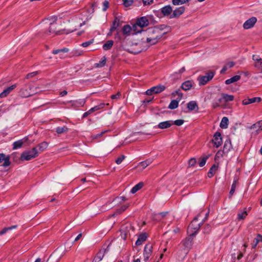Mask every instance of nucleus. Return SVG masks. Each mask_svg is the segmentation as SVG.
Masks as SVG:
<instances>
[{
	"mask_svg": "<svg viewBox=\"0 0 262 262\" xmlns=\"http://www.w3.org/2000/svg\"><path fill=\"white\" fill-rule=\"evenodd\" d=\"M37 74H38V72H37V71L33 72L28 74L26 75L25 78L26 79H30L33 77H34L35 76H36Z\"/></svg>",
	"mask_w": 262,
	"mask_h": 262,
	"instance_id": "bf43d9fd",
	"label": "nucleus"
},
{
	"mask_svg": "<svg viewBox=\"0 0 262 262\" xmlns=\"http://www.w3.org/2000/svg\"><path fill=\"white\" fill-rule=\"evenodd\" d=\"M155 94H159L165 89V86L163 85H159L152 87Z\"/></svg>",
	"mask_w": 262,
	"mask_h": 262,
	"instance_id": "7c9ffc66",
	"label": "nucleus"
},
{
	"mask_svg": "<svg viewBox=\"0 0 262 262\" xmlns=\"http://www.w3.org/2000/svg\"><path fill=\"white\" fill-rule=\"evenodd\" d=\"M251 129H256L257 132L262 130V121L257 122V123L253 124L251 127Z\"/></svg>",
	"mask_w": 262,
	"mask_h": 262,
	"instance_id": "bb28decb",
	"label": "nucleus"
},
{
	"mask_svg": "<svg viewBox=\"0 0 262 262\" xmlns=\"http://www.w3.org/2000/svg\"><path fill=\"white\" fill-rule=\"evenodd\" d=\"M128 207V205H124L122 206L120 208L116 210V213L112 215V216H115L116 214L122 213Z\"/></svg>",
	"mask_w": 262,
	"mask_h": 262,
	"instance_id": "c9c22d12",
	"label": "nucleus"
},
{
	"mask_svg": "<svg viewBox=\"0 0 262 262\" xmlns=\"http://www.w3.org/2000/svg\"><path fill=\"white\" fill-rule=\"evenodd\" d=\"M134 2V0H124L123 5L125 7H127L130 6Z\"/></svg>",
	"mask_w": 262,
	"mask_h": 262,
	"instance_id": "4d7b16f0",
	"label": "nucleus"
},
{
	"mask_svg": "<svg viewBox=\"0 0 262 262\" xmlns=\"http://www.w3.org/2000/svg\"><path fill=\"white\" fill-rule=\"evenodd\" d=\"M221 96H222L223 100H224V101L226 102H229V101H232L234 99V96L231 95H228V94H227L225 93H222Z\"/></svg>",
	"mask_w": 262,
	"mask_h": 262,
	"instance_id": "473e14b6",
	"label": "nucleus"
},
{
	"mask_svg": "<svg viewBox=\"0 0 262 262\" xmlns=\"http://www.w3.org/2000/svg\"><path fill=\"white\" fill-rule=\"evenodd\" d=\"M241 79V76L239 75H235L230 79H228L225 81V83L226 84H230L232 83L237 81Z\"/></svg>",
	"mask_w": 262,
	"mask_h": 262,
	"instance_id": "c756f323",
	"label": "nucleus"
},
{
	"mask_svg": "<svg viewBox=\"0 0 262 262\" xmlns=\"http://www.w3.org/2000/svg\"><path fill=\"white\" fill-rule=\"evenodd\" d=\"M247 215L248 214L246 211V208H245V210L244 211L238 213L237 219L238 220H244Z\"/></svg>",
	"mask_w": 262,
	"mask_h": 262,
	"instance_id": "c03bdc74",
	"label": "nucleus"
},
{
	"mask_svg": "<svg viewBox=\"0 0 262 262\" xmlns=\"http://www.w3.org/2000/svg\"><path fill=\"white\" fill-rule=\"evenodd\" d=\"M261 101L260 97H254L252 98L245 99L242 101V104L244 105H248L254 102H260Z\"/></svg>",
	"mask_w": 262,
	"mask_h": 262,
	"instance_id": "dca6fc26",
	"label": "nucleus"
},
{
	"mask_svg": "<svg viewBox=\"0 0 262 262\" xmlns=\"http://www.w3.org/2000/svg\"><path fill=\"white\" fill-rule=\"evenodd\" d=\"M184 122V120L183 119H178L174 121H173V124L177 125V126H181L182 125Z\"/></svg>",
	"mask_w": 262,
	"mask_h": 262,
	"instance_id": "13d9d810",
	"label": "nucleus"
},
{
	"mask_svg": "<svg viewBox=\"0 0 262 262\" xmlns=\"http://www.w3.org/2000/svg\"><path fill=\"white\" fill-rule=\"evenodd\" d=\"M125 156L121 155L116 160L115 162L117 164H120L122 162V161L125 159Z\"/></svg>",
	"mask_w": 262,
	"mask_h": 262,
	"instance_id": "052dcab7",
	"label": "nucleus"
},
{
	"mask_svg": "<svg viewBox=\"0 0 262 262\" xmlns=\"http://www.w3.org/2000/svg\"><path fill=\"white\" fill-rule=\"evenodd\" d=\"M235 65V62L233 61H229L226 63L225 66L228 69L233 67Z\"/></svg>",
	"mask_w": 262,
	"mask_h": 262,
	"instance_id": "338daca9",
	"label": "nucleus"
},
{
	"mask_svg": "<svg viewBox=\"0 0 262 262\" xmlns=\"http://www.w3.org/2000/svg\"><path fill=\"white\" fill-rule=\"evenodd\" d=\"M148 24V20L146 17H141L137 20L136 24L133 25V28L136 29V27H139L140 29H142V28L147 26Z\"/></svg>",
	"mask_w": 262,
	"mask_h": 262,
	"instance_id": "423d86ee",
	"label": "nucleus"
},
{
	"mask_svg": "<svg viewBox=\"0 0 262 262\" xmlns=\"http://www.w3.org/2000/svg\"><path fill=\"white\" fill-rule=\"evenodd\" d=\"M16 87V84L12 85L11 86L7 88L4 90L1 94L0 97L4 98L6 97L12 90H13Z\"/></svg>",
	"mask_w": 262,
	"mask_h": 262,
	"instance_id": "4be33fe9",
	"label": "nucleus"
},
{
	"mask_svg": "<svg viewBox=\"0 0 262 262\" xmlns=\"http://www.w3.org/2000/svg\"><path fill=\"white\" fill-rule=\"evenodd\" d=\"M93 42H94V39H92L88 41L83 42L81 46L84 48H86V47L90 46L91 45H92Z\"/></svg>",
	"mask_w": 262,
	"mask_h": 262,
	"instance_id": "6e6d98bb",
	"label": "nucleus"
},
{
	"mask_svg": "<svg viewBox=\"0 0 262 262\" xmlns=\"http://www.w3.org/2000/svg\"><path fill=\"white\" fill-rule=\"evenodd\" d=\"M189 0H172V3L174 5H182L187 3Z\"/></svg>",
	"mask_w": 262,
	"mask_h": 262,
	"instance_id": "49530a36",
	"label": "nucleus"
},
{
	"mask_svg": "<svg viewBox=\"0 0 262 262\" xmlns=\"http://www.w3.org/2000/svg\"><path fill=\"white\" fill-rule=\"evenodd\" d=\"M114 41L112 40H108L103 45V50L106 51L110 50L113 46Z\"/></svg>",
	"mask_w": 262,
	"mask_h": 262,
	"instance_id": "e433bc0d",
	"label": "nucleus"
},
{
	"mask_svg": "<svg viewBox=\"0 0 262 262\" xmlns=\"http://www.w3.org/2000/svg\"><path fill=\"white\" fill-rule=\"evenodd\" d=\"M193 239L191 237H187L184 239L179 245V247L184 248L190 250L192 246Z\"/></svg>",
	"mask_w": 262,
	"mask_h": 262,
	"instance_id": "0eeeda50",
	"label": "nucleus"
},
{
	"mask_svg": "<svg viewBox=\"0 0 262 262\" xmlns=\"http://www.w3.org/2000/svg\"><path fill=\"white\" fill-rule=\"evenodd\" d=\"M187 108L190 111H194L195 110L198 111L199 110L198 104L196 102L194 101H191L189 102H188L187 104Z\"/></svg>",
	"mask_w": 262,
	"mask_h": 262,
	"instance_id": "b1692460",
	"label": "nucleus"
},
{
	"mask_svg": "<svg viewBox=\"0 0 262 262\" xmlns=\"http://www.w3.org/2000/svg\"><path fill=\"white\" fill-rule=\"evenodd\" d=\"M173 124V121H166L160 122L158 125V127L160 129H166L170 127Z\"/></svg>",
	"mask_w": 262,
	"mask_h": 262,
	"instance_id": "412c9836",
	"label": "nucleus"
},
{
	"mask_svg": "<svg viewBox=\"0 0 262 262\" xmlns=\"http://www.w3.org/2000/svg\"><path fill=\"white\" fill-rule=\"evenodd\" d=\"M180 100L178 99L172 100L169 104L168 108L170 110H174L178 107L179 102Z\"/></svg>",
	"mask_w": 262,
	"mask_h": 262,
	"instance_id": "393cba45",
	"label": "nucleus"
},
{
	"mask_svg": "<svg viewBox=\"0 0 262 262\" xmlns=\"http://www.w3.org/2000/svg\"><path fill=\"white\" fill-rule=\"evenodd\" d=\"M172 95L174 97L178 96V98H177V99L180 100L182 99V98L183 97V94L181 93V92L180 90H177L175 92H173L172 93Z\"/></svg>",
	"mask_w": 262,
	"mask_h": 262,
	"instance_id": "de8ad7c7",
	"label": "nucleus"
},
{
	"mask_svg": "<svg viewBox=\"0 0 262 262\" xmlns=\"http://www.w3.org/2000/svg\"><path fill=\"white\" fill-rule=\"evenodd\" d=\"M189 251L187 250L186 249L179 247V249L177 254L178 259L179 260H183L186 256Z\"/></svg>",
	"mask_w": 262,
	"mask_h": 262,
	"instance_id": "4468645a",
	"label": "nucleus"
},
{
	"mask_svg": "<svg viewBox=\"0 0 262 262\" xmlns=\"http://www.w3.org/2000/svg\"><path fill=\"white\" fill-rule=\"evenodd\" d=\"M39 88L38 86H36V87H34L32 84H30L29 85V92H32L33 90H35V91H36L38 92V91H37V90L39 89Z\"/></svg>",
	"mask_w": 262,
	"mask_h": 262,
	"instance_id": "0e129e2a",
	"label": "nucleus"
},
{
	"mask_svg": "<svg viewBox=\"0 0 262 262\" xmlns=\"http://www.w3.org/2000/svg\"><path fill=\"white\" fill-rule=\"evenodd\" d=\"M38 155V151H37L36 147H33L31 150L23 152L20 156V159L23 161H29L37 157Z\"/></svg>",
	"mask_w": 262,
	"mask_h": 262,
	"instance_id": "20e7f679",
	"label": "nucleus"
},
{
	"mask_svg": "<svg viewBox=\"0 0 262 262\" xmlns=\"http://www.w3.org/2000/svg\"><path fill=\"white\" fill-rule=\"evenodd\" d=\"M185 8L184 6H181L176 8L173 13L170 15V18H173L179 17L182 15L185 11Z\"/></svg>",
	"mask_w": 262,
	"mask_h": 262,
	"instance_id": "f8f14e48",
	"label": "nucleus"
},
{
	"mask_svg": "<svg viewBox=\"0 0 262 262\" xmlns=\"http://www.w3.org/2000/svg\"><path fill=\"white\" fill-rule=\"evenodd\" d=\"M212 142L213 143L214 146L217 148L219 147L222 143L221 134L219 132H216L213 136Z\"/></svg>",
	"mask_w": 262,
	"mask_h": 262,
	"instance_id": "1a4fd4ad",
	"label": "nucleus"
},
{
	"mask_svg": "<svg viewBox=\"0 0 262 262\" xmlns=\"http://www.w3.org/2000/svg\"><path fill=\"white\" fill-rule=\"evenodd\" d=\"M103 256L104 252L100 251L97 254L96 256L95 257V258L96 259V260H97L99 262L102 259Z\"/></svg>",
	"mask_w": 262,
	"mask_h": 262,
	"instance_id": "8fccbe9b",
	"label": "nucleus"
},
{
	"mask_svg": "<svg viewBox=\"0 0 262 262\" xmlns=\"http://www.w3.org/2000/svg\"><path fill=\"white\" fill-rule=\"evenodd\" d=\"M200 216V214H199L196 216H195L188 227L187 232L189 234L190 236H195L200 230L201 226L203 224L201 222L199 223H197L198 218Z\"/></svg>",
	"mask_w": 262,
	"mask_h": 262,
	"instance_id": "f03ea898",
	"label": "nucleus"
},
{
	"mask_svg": "<svg viewBox=\"0 0 262 262\" xmlns=\"http://www.w3.org/2000/svg\"><path fill=\"white\" fill-rule=\"evenodd\" d=\"M16 225L12 226L11 227H6L3 229L1 231H0V235H2L6 233L7 232H8L9 230H11L13 229H16L17 228Z\"/></svg>",
	"mask_w": 262,
	"mask_h": 262,
	"instance_id": "37998d69",
	"label": "nucleus"
},
{
	"mask_svg": "<svg viewBox=\"0 0 262 262\" xmlns=\"http://www.w3.org/2000/svg\"><path fill=\"white\" fill-rule=\"evenodd\" d=\"M229 120L227 117H224L220 123V126L222 128L226 129L228 127Z\"/></svg>",
	"mask_w": 262,
	"mask_h": 262,
	"instance_id": "a878e982",
	"label": "nucleus"
},
{
	"mask_svg": "<svg viewBox=\"0 0 262 262\" xmlns=\"http://www.w3.org/2000/svg\"><path fill=\"white\" fill-rule=\"evenodd\" d=\"M23 143L24 142L21 140L14 142L13 144V149H16L18 148H20Z\"/></svg>",
	"mask_w": 262,
	"mask_h": 262,
	"instance_id": "79ce46f5",
	"label": "nucleus"
},
{
	"mask_svg": "<svg viewBox=\"0 0 262 262\" xmlns=\"http://www.w3.org/2000/svg\"><path fill=\"white\" fill-rule=\"evenodd\" d=\"M103 11H106L107 10V9L108 8V6H109V3H108V2L107 1H105L103 3Z\"/></svg>",
	"mask_w": 262,
	"mask_h": 262,
	"instance_id": "69168bd1",
	"label": "nucleus"
},
{
	"mask_svg": "<svg viewBox=\"0 0 262 262\" xmlns=\"http://www.w3.org/2000/svg\"><path fill=\"white\" fill-rule=\"evenodd\" d=\"M237 184V179H234L233 182V183L232 184L231 190L229 192V198H231V196L234 194V193L235 191V188H236Z\"/></svg>",
	"mask_w": 262,
	"mask_h": 262,
	"instance_id": "f704fd0d",
	"label": "nucleus"
},
{
	"mask_svg": "<svg viewBox=\"0 0 262 262\" xmlns=\"http://www.w3.org/2000/svg\"><path fill=\"white\" fill-rule=\"evenodd\" d=\"M215 75V72L212 71H209L206 73L205 75L200 76L198 78L199 83L200 85H205L208 82L210 81Z\"/></svg>",
	"mask_w": 262,
	"mask_h": 262,
	"instance_id": "39448f33",
	"label": "nucleus"
},
{
	"mask_svg": "<svg viewBox=\"0 0 262 262\" xmlns=\"http://www.w3.org/2000/svg\"><path fill=\"white\" fill-rule=\"evenodd\" d=\"M143 185L144 184L143 182H140L138 183L133 187V188L130 190V192L133 194L135 193L136 192H137L138 190L141 189L143 187Z\"/></svg>",
	"mask_w": 262,
	"mask_h": 262,
	"instance_id": "c85d7f7f",
	"label": "nucleus"
},
{
	"mask_svg": "<svg viewBox=\"0 0 262 262\" xmlns=\"http://www.w3.org/2000/svg\"><path fill=\"white\" fill-rule=\"evenodd\" d=\"M211 231V227L209 224L206 225L204 228L203 232L204 234H208Z\"/></svg>",
	"mask_w": 262,
	"mask_h": 262,
	"instance_id": "09e8293b",
	"label": "nucleus"
},
{
	"mask_svg": "<svg viewBox=\"0 0 262 262\" xmlns=\"http://www.w3.org/2000/svg\"><path fill=\"white\" fill-rule=\"evenodd\" d=\"M151 163V161L150 160H147L144 161H142L139 163L138 166L141 167L143 169L146 168L147 166L150 165Z\"/></svg>",
	"mask_w": 262,
	"mask_h": 262,
	"instance_id": "ea45409f",
	"label": "nucleus"
},
{
	"mask_svg": "<svg viewBox=\"0 0 262 262\" xmlns=\"http://www.w3.org/2000/svg\"><path fill=\"white\" fill-rule=\"evenodd\" d=\"M4 161L3 166L4 167H7L10 165V157L7 156L6 157L4 154H0V163Z\"/></svg>",
	"mask_w": 262,
	"mask_h": 262,
	"instance_id": "6ab92c4d",
	"label": "nucleus"
},
{
	"mask_svg": "<svg viewBox=\"0 0 262 262\" xmlns=\"http://www.w3.org/2000/svg\"><path fill=\"white\" fill-rule=\"evenodd\" d=\"M148 235L146 232L140 234L136 242V245L140 246L144 242H145L147 238Z\"/></svg>",
	"mask_w": 262,
	"mask_h": 262,
	"instance_id": "f3484780",
	"label": "nucleus"
},
{
	"mask_svg": "<svg viewBox=\"0 0 262 262\" xmlns=\"http://www.w3.org/2000/svg\"><path fill=\"white\" fill-rule=\"evenodd\" d=\"M70 102L72 103L71 106L72 107L76 108L80 106H83L85 103V101L84 99H82L74 101H70Z\"/></svg>",
	"mask_w": 262,
	"mask_h": 262,
	"instance_id": "5701e85b",
	"label": "nucleus"
},
{
	"mask_svg": "<svg viewBox=\"0 0 262 262\" xmlns=\"http://www.w3.org/2000/svg\"><path fill=\"white\" fill-rule=\"evenodd\" d=\"M122 30L123 34L124 35H126L128 36L129 35L130 32L132 31V28L129 25H126L123 26Z\"/></svg>",
	"mask_w": 262,
	"mask_h": 262,
	"instance_id": "72a5a7b5",
	"label": "nucleus"
},
{
	"mask_svg": "<svg viewBox=\"0 0 262 262\" xmlns=\"http://www.w3.org/2000/svg\"><path fill=\"white\" fill-rule=\"evenodd\" d=\"M218 166L216 165L215 164H213L212 167L210 168L208 172V177L209 178H212L214 174H215V172L217 170Z\"/></svg>",
	"mask_w": 262,
	"mask_h": 262,
	"instance_id": "cd10ccee",
	"label": "nucleus"
},
{
	"mask_svg": "<svg viewBox=\"0 0 262 262\" xmlns=\"http://www.w3.org/2000/svg\"><path fill=\"white\" fill-rule=\"evenodd\" d=\"M172 12V9L170 5L165 6L161 9V12L164 16L170 15Z\"/></svg>",
	"mask_w": 262,
	"mask_h": 262,
	"instance_id": "a211bd4d",
	"label": "nucleus"
},
{
	"mask_svg": "<svg viewBox=\"0 0 262 262\" xmlns=\"http://www.w3.org/2000/svg\"><path fill=\"white\" fill-rule=\"evenodd\" d=\"M196 163V159L195 158H191L188 161V166L189 167H193Z\"/></svg>",
	"mask_w": 262,
	"mask_h": 262,
	"instance_id": "5fc2aeb1",
	"label": "nucleus"
},
{
	"mask_svg": "<svg viewBox=\"0 0 262 262\" xmlns=\"http://www.w3.org/2000/svg\"><path fill=\"white\" fill-rule=\"evenodd\" d=\"M106 130H104L101 132L100 133L98 134L97 135H93L91 136V138L92 139H96L100 138L105 133H106Z\"/></svg>",
	"mask_w": 262,
	"mask_h": 262,
	"instance_id": "603ef678",
	"label": "nucleus"
},
{
	"mask_svg": "<svg viewBox=\"0 0 262 262\" xmlns=\"http://www.w3.org/2000/svg\"><path fill=\"white\" fill-rule=\"evenodd\" d=\"M119 26V19L117 17H115L113 22L112 26L110 28V32L114 31Z\"/></svg>",
	"mask_w": 262,
	"mask_h": 262,
	"instance_id": "2f4dec72",
	"label": "nucleus"
},
{
	"mask_svg": "<svg viewBox=\"0 0 262 262\" xmlns=\"http://www.w3.org/2000/svg\"><path fill=\"white\" fill-rule=\"evenodd\" d=\"M152 246L150 244H146L144 249V260L147 261L152 253Z\"/></svg>",
	"mask_w": 262,
	"mask_h": 262,
	"instance_id": "6e6552de",
	"label": "nucleus"
},
{
	"mask_svg": "<svg viewBox=\"0 0 262 262\" xmlns=\"http://www.w3.org/2000/svg\"><path fill=\"white\" fill-rule=\"evenodd\" d=\"M69 51V49L66 48H64L61 49L54 50L52 51L53 54H57L60 53H67Z\"/></svg>",
	"mask_w": 262,
	"mask_h": 262,
	"instance_id": "a18cd8bd",
	"label": "nucleus"
},
{
	"mask_svg": "<svg viewBox=\"0 0 262 262\" xmlns=\"http://www.w3.org/2000/svg\"><path fill=\"white\" fill-rule=\"evenodd\" d=\"M232 146L231 144V142L230 139L226 140L225 141L223 149L222 150V152L224 155L227 156L230 150L232 149Z\"/></svg>",
	"mask_w": 262,
	"mask_h": 262,
	"instance_id": "2eb2a0df",
	"label": "nucleus"
},
{
	"mask_svg": "<svg viewBox=\"0 0 262 262\" xmlns=\"http://www.w3.org/2000/svg\"><path fill=\"white\" fill-rule=\"evenodd\" d=\"M56 251H55L53 254H52L49 258H48V261H52V260H53V259L54 258H55V257H56Z\"/></svg>",
	"mask_w": 262,
	"mask_h": 262,
	"instance_id": "774afa93",
	"label": "nucleus"
},
{
	"mask_svg": "<svg viewBox=\"0 0 262 262\" xmlns=\"http://www.w3.org/2000/svg\"><path fill=\"white\" fill-rule=\"evenodd\" d=\"M106 62V58L105 56H103L99 61V63H97L95 64L96 67H103L105 66Z\"/></svg>",
	"mask_w": 262,
	"mask_h": 262,
	"instance_id": "a19ab883",
	"label": "nucleus"
},
{
	"mask_svg": "<svg viewBox=\"0 0 262 262\" xmlns=\"http://www.w3.org/2000/svg\"><path fill=\"white\" fill-rule=\"evenodd\" d=\"M50 26L49 27L48 30L46 31L45 33L47 35L51 34H60V31H56V24L55 23H50Z\"/></svg>",
	"mask_w": 262,
	"mask_h": 262,
	"instance_id": "9d476101",
	"label": "nucleus"
},
{
	"mask_svg": "<svg viewBox=\"0 0 262 262\" xmlns=\"http://www.w3.org/2000/svg\"><path fill=\"white\" fill-rule=\"evenodd\" d=\"M20 95L24 98H27L30 96H33L38 93V92L35 90H33L32 92H29L26 88H22L20 90Z\"/></svg>",
	"mask_w": 262,
	"mask_h": 262,
	"instance_id": "ddd939ff",
	"label": "nucleus"
},
{
	"mask_svg": "<svg viewBox=\"0 0 262 262\" xmlns=\"http://www.w3.org/2000/svg\"><path fill=\"white\" fill-rule=\"evenodd\" d=\"M147 33L148 36L147 37L146 41L153 45L157 43L166 32H162L159 28L154 27L149 28Z\"/></svg>",
	"mask_w": 262,
	"mask_h": 262,
	"instance_id": "f257e3e1",
	"label": "nucleus"
},
{
	"mask_svg": "<svg viewBox=\"0 0 262 262\" xmlns=\"http://www.w3.org/2000/svg\"><path fill=\"white\" fill-rule=\"evenodd\" d=\"M209 156H210L209 155L206 156L202 159L201 161L199 163V165L200 167H203L205 165V164L206 162V161L208 159Z\"/></svg>",
	"mask_w": 262,
	"mask_h": 262,
	"instance_id": "3c124183",
	"label": "nucleus"
},
{
	"mask_svg": "<svg viewBox=\"0 0 262 262\" xmlns=\"http://www.w3.org/2000/svg\"><path fill=\"white\" fill-rule=\"evenodd\" d=\"M194 84L192 80H187L184 82L181 85V88L184 91H188L191 89Z\"/></svg>",
	"mask_w": 262,
	"mask_h": 262,
	"instance_id": "aec40b11",
	"label": "nucleus"
},
{
	"mask_svg": "<svg viewBox=\"0 0 262 262\" xmlns=\"http://www.w3.org/2000/svg\"><path fill=\"white\" fill-rule=\"evenodd\" d=\"M252 59L254 61V62H257L260 61L262 59L258 55H253L252 56Z\"/></svg>",
	"mask_w": 262,
	"mask_h": 262,
	"instance_id": "680f3d73",
	"label": "nucleus"
},
{
	"mask_svg": "<svg viewBox=\"0 0 262 262\" xmlns=\"http://www.w3.org/2000/svg\"><path fill=\"white\" fill-rule=\"evenodd\" d=\"M48 146V143L46 142H43L40 144H38L36 147L38 148L39 152H42L44 150H45Z\"/></svg>",
	"mask_w": 262,
	"mask_h": 262,
	"instance_id": "58836bf2",
	"label": "nucleus"
},
{
	"mask_svg": "<svg viewBox=\"0 0 262 262\" xmlns=\"http://www.w3.org/2000/svg\"><path fill=\"white\" fill-rule=\"evenodd\" d=\"M69 130V128L66 126H63L62 127H57L56 128V132L58 134H61L64 133H66Z\"/></svg>",
	"mask_w": 262,
	"mask_h": 262,
	"instance_id": "4c0bfd02",
	"label": "nucleus"
},
{
	"mask_svg": "<svg viewBox=\"0 0 262 262\" xmlns=\"http://www.w3.org/2000/svg\"><path fill=\"white\" fill-rule=\"evenodd\" d=\"M134 228L131 224L127 223L124 225L120 229L122 238L125 240L128 236L130 235L131 232H134Z\"/></svg>",
	"mask_w": 262,
	"mask_h": 262,
	"instance_id": "7ed1b4c3",
	"label": "nucleus"
},
{
	"mask_svg": "<svg viewBox=\"0 0 262 262\" xmlns=\"http://www.w3.org/2000/svg\"><path fill=\"white\" fill-rule=\"evenodd\" d=\"M120 96H121V93L118 92L116 94L112 95L111 96V98L112 99H118L120 98Z\"/></svg>",
	"mask_w": 262,
	"mask_h": 262,
	"instance_id": "e2e57ef3",
	"label": "nucleus"
},
{
	"mask_svg": "<svg viewBox=\"0 0 262 262\" xmlns=\"http://www.w3.org/2000/svg\"><path fill=\"white\" fill-rule=\"evenodd\" d=\"M254 66L262 72V60H261L260 61L254 62Z\"/></svg>",
	"mask_w": 262,
	"mask_h": 262,
	"instance_id": "864d4df0",
	"label": "nucleus"
},
{
	"mask_svg": "<svg viewBox=\"0 0 262 262\" xmlns=\"http://www.w3.org/2000/svg\"><path fill=\"white\" fill-rule=\"evenodd\" d=\"M257 21V18L255 17H252L247 20L243 24V28L245 29H249L253 27Z\"/></svg>",
	"mask_w": 262,
	"mask_h": 262,
	"instance_id": "9b49d317",
	"label": "nucleus"
}]
</instances>
